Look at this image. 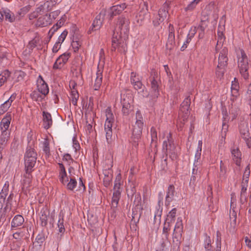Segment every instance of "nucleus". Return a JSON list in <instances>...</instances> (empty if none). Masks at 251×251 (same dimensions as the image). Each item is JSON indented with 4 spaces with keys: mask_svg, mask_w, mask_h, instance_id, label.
Returning <instances> with one entry per match:
<instances>
[{
    "mask_svg": "<svg viewBox=\"0 0 251 251\" xmlns=\"http://www.w3.org/2000/svg\"><path fill=\"white\" fill-rule=\"evenodd\" d=\"M129 20L124 17H120L118 19L116 24L115 30L117 32H114L112 38V51L117 50L120 52H126L127 50L126 41L125 37H122L120 34H119L118 31L120 34H124L126 36L128 32L129 28Z\"/></svg>",
    "mask_w": 251,
    "mask_h": 251,
    "instance_id": "obj_1",
    "label": "nucleus"
},
{
    "mask_svg": "<svg viewBox=\"0 0 251 251\" xmlns=\"http://www.w3.org/2000/svg\"><path fill=\"white\" fill-rule=\"evenodd\" d=\"M106 120L104 126L105 138L107 145L111 146L113 142L112 126L114 122V116L110 107H107L105 111Z\"/></svg>",
    "mask_w": 251,
    "mask_h": 251,
    "instance_id": "obj_2",
    "label": "nucleus"
},
{
    "mask_svg": "<svg viewBox=\"0 0 251 251\" xmlns=\"http://www.w3.org/2000/svg\"><path fill=\"white\" fill-rule=\"evenodd\" d=\"M37 156L34 148L31 146L27 148L24 157L25 171L32 172V169L36 163Z\"/></svg>",
    "mask_w": 251,
    "mask_h": 251,
    "instance_id": "obj_3",
    "label": "nucleus"
},
{
    "mask_svg": "<svg viewBox=\"0 0 251 251\" xmlns=\"http://www.w3.org/2000/svg\"><path fill=\"white\" fill-rule=\"evenodd\" d=\"M143 126L144 122L142 115L140 111H137L136 122L132 129V138L138 140L141 137Z\"/></svg>",
    "mask_w": 251,
    "mask_h": 251,
    "instance_id": "obj_4",
    "label": "nucleus"
},
{
    "mask_svg": "<svg viewBox=\"0 0 251 251\" xmlns=\"http://www.w3.org/2000/svg\"><path fill=\"white\" fill-rule=\"evenodd\" d=\"M240 53L241 56L238 57V65L240 74L245 79H247L249 78L248 59L246 53L243 50H241Z\"/></svg>",
    "mask_w": 251,
    "mask_h": 251,
    "instance_id": "obj_5",
    "label": "nucleus"
},
{
    "mask_svg": "<svg viewBox=\"0 0 251 251\" xmlns=\"http://www.w3.org/2000/svg\"><path fill=\"white\" fill-rule=\"evenodd\" d=\"M240 53L241 56L238 57V65L240 74L245 79H247L249 78L248 59L246 53L243 50H241Z\"/></svg>",
    "mask_w": 251,
    "mask_h": 251,
    "instance_id": "obj_6",
    "label": "nucleus"
},
{
    "mask_svg": "<svg viewBox=\"0 0 251 251\" xmlns=\"http://www.w3.org/2000/svg\"><path fill=\"white\" fill-rule=\"evenodd\" d=\"M121 176L119 174L115 180L114 185V192L111 200V205L113 207H117L118 206L119 200L121 198V193L122 192V188L121 187L120 183Z\"/></svg>",
    "mask_w": 251,
    "mask_h": 251,
    "instance_id": "obj_7",
    "label": "nucleus"
},
{
    "mask_svg": "<svg viewBox=\"0 0 251 251\" xmlns=\"http://www.w3.org/2000/svg\"><path fill=\"white\" fill-rule=\"evenodd\" d=\"M169 3L165 2L162 7L158 10V14L153 20V24L155 26H158L168 16Z\"/></svg>",
    "mask_w": 251,
    "mask_h": 251,
    "instance_id": "obj_8",
    "label": "nucleus"
},
{
    "mask_svg": "<svg viewBox=\"0 0 251 251\" xmlns=\"http://www.w3.org/2000/svg\"><path fill=\"white\" fill-rule=\"evenodd\" d=\"M244 175V176H247V177L243 179L241 184L242 188L240 192L239 200L241 204H244L247 201V190L248 186L249 181L248 176L250 175V168L249 166H247L246 168Z\"/></svg>",
    "mask_w": 251,
    "mask_h": 251,
    "instance_id": "obj_9",
    "label": "nucleus"
},
{
    "mask_svg": "<svg viewBox=\"0 0 251 251\" xmlns=\"http://www.w3.org/2000/svg\"><path fill=\"white\" fill-rule=\"evenodd\" d=\"M183 232V224L181 218L178 217L174 230L175 236L173 237V243L176 247L179 248L180 245V237Z\"/></svg>",
    "mask_w": 251,
    "mask_h": 251,
    "instance_id": "obj_10",
    "label": "nucleus"
},
{
    "mask_svg": "<svg viewBox=\"0 0 251 251\" xmlns=\"http://www.w3.org/2000/svg\"><path fill=\"white\" fill-rule=\"evenodd\" d=\"M164 141L163 142V150L166 153H174L175 146L173 141L172 135L170 132L164 133Z\"/></svg>",
    "mask_w": 251,
    "mask_h": 251,
    "instance_id": "obj_11",
    "label": "nucleus"
},
{
    "mask_svg": "<svg viewBox=\"0 0 251 251\" xmlns=\"http://www.w3.org/2000/svg\"><path fill=\"white\" fill-rule=\"evenodd\" d=\"M190 102V99L189 97L185 99L182 102L178 114L180 121L182 119L184 122L187 119L190 114L189 107Z\"/></svg>",
    "mask_w": 251,
    "mask_h": 251,
    "instance_id": "obj_12",
    "label": "nucleus"
},
{
    "mask_svg": "<svg viewBox=\"0 0 251 251\" xmlns=\"http://www.w3.org/2000/svg\"><path fill=\"white\" fill-rule=\"evenodd\" d=\"M219 53L218 55V65L219 66H226L228 58L227 49L226 47L219 48L218 51L216 50V53Z\"/></svg>",
    "mask_w": 251,
    "mask_h": 251,
    "instance_id": "obj_13",
    "label": "nucleus"
},
{
    "mask_svg": "<svg viewBox=\"0 0 251 251\" xmlns=\"http://www.w3.org/2000/svg\"><path fill=\"white\" fill-rule=\"evenodd\" d=\"M230 151L233 162L238 167L240 168L242 163V153L239 149L234 146L230 148Z\"/></svg>",
    "mask_w": 251,
    "mask_h": 251,
    "instance_id": "obj_14",
    "label": "nucleus"
},
{
    "mask_svg": "<svg viewBox=\"0 0 251 251\" xmlns=\"http://www.w3.org/2000/svg\"><path fill=\"white\" fill-rule=\"evenodd\" d=\"M71 53L70 52H65L60 55L54 62L53 68L54 69H60L67 62L70 58Z\"/></svg>",
    "mask_w": 251,
    "mask_h": 251,
    "instance_id": "obj_15",
    "label": "nucleus"
},
{
    "mask_svg": "<svg viewBox=\"0 0 251 251\" xmlns=\"http://www.w3.org/2000/svg\"><path fill=\"white\" fill-rule=\"evenodd\" d=\"M239 131L241 137L246 141L248 142L251 139L250 128L246 122H242L239 125Z\"/></svg>",
    "mask_w": 251,
    "mask_h": 251,
    "instance_id": "obj_16",
    "label": "nucleus"
},
{
    "mask_svg": "<svg viewBox=\"0 0 251 251\" xmlns=\"http://www.w3.org/2000/svg\"><path fill=\"white\" fill-rule=\"evenodd\" d=\"M122 104V111L124 115H129L133 110L131 100H129L128 98H124L121 100Z\"/></svg>",
    "mask_w": 251,
    "mask_h": 251,
    "instance_id": "obj_17",
    "label": "nucleus"
},
{
    "mask_svg": "<svg viewBox=\"0 0 251 251\" xmlns=\"http://www.w3.org/2000/svg\"><path fill=\"white\" fill-rule=\"evenodd\" d=\"M37 87L38 91L44 96H45L49 93V89L48 86L40 75H39L37 79Z\"/></svg>",
    "mask_w": 251,
    "mask_h": 251,
    "instance_id": "obj_18",
    "label": "nucleus"
},
{
    "mask_svg": "<svg viewBox=\"0 0 251 251\" xmlns=\"http://www.w3.org/2000/svg\"><path fill=\"white\" fill-rule=\"evenodd\" d=\"M51 24V20L48 14L40 16L37 20L35 25L37 27H46Z\"/></svg>",
    "mask_w": 251,
    "mask_h": 251,
    "instance_id": "obj_19",
    "label": "nucleus"
},
{
    "mask_svg": "<svg viewBox=\"0 0 251 251\" xmlns=\"http://www.w3.org/2000/svg\"><path fill=\"white\" fill-rule=\"evenodd\" d=\"M58 178L63 184H66L68 181L70 176H67L65 167L62 163H58Z\"/></svg>",
    "mask_w": 251,
    "mask_h": 251,
    "instance_id": "obj_20",
    "label": "nucleus"
},
{
    "mask_svg": "<svg viewBox=\"0 0 251 251\" xmlns=\"http://www.w3.org/2000/svg\"><path fill=\"white\" fill-rule=\"evenodd\" d=\"M130 82L134 88L137 90L142 88L143 84L141 77L135 72H131V73Z\"/></svg>",
    "mask_w": 251,
    "mask_h": 251,
    "instance_id": "obj_21",
    "label": "nucleus"
},
{
    "mask_svg": "<svg viewBox=\"0 0 251 251\" xmlns=\"http://www.w3.org/2000/svg\"><path fill=\"white\" fill-rule=\"evenodd\" d=\"M103 23V17L101 14L98 15L96 16L95 19L94 20L92 26L88 31V34H91L92 31L99 30Z\"/></svg>",
    "mask_w": 251,
    "mask_h": 251,
    "instance_id": "obj_22",
    "label": "nucleus"
},
{
    "mask_svg": "<svg viewBox=\"0 0 251 251\" xmlns=\"http://www.w3.org/2000/svg\"><path fill=\"white\" fill-rule=\"evenodd\" d=\"M158 95L159 91L157 82L155 80L153 79L151 82V88L150 93L149 94L143 95V96L148 97V96H150L152 99H154L157 98Z\"/></svg>",
    "mask_w": 251,
    "mask_h": 251,
    "instance_id": "obj_23",
    "label": "nucleus"
},
{
    "mask_svg": "<svg viewBox=\"0 0 251 251\" xmlns=\"http://www.w3.org/2000/svg\"><path fill=\"white\" fill-rule=\"evenodd\" d=\"M170 32L169 34L168 41L166 43V48L167 49H173L175 45V33L174 32L173 26L172 25L170 24Z\"/></svg>",
    "mask_w": 251,
    "mask_h": 251,
    "instance_id": "obj_24",
    "label": "nucleus"
},
{
    "mask_svg": "<svg viewBox=\"0 0 251 251\" xmlns=\"http://www.w3.org/2000/svg\"><path fill=\"white\" fill-rule=\"evenodd\" d=\"M148 14V10L147 7L142 8L135 16V20L137 24L139 25H142Z\"/></svg>",
    "mask_w": 251,
    "mask_h": 251,
    "instance_id": "obj_25",
    "label": "nucleus"
},
{
    "mask_svg": "<svg viewBox=\"0 0 251 251\" xmlns=\"http://www.w3.org/2000/svg\"><path fill=\"white\" fill-rule=\"evenodd\" d=\"M43 126L45 129H49L52 125V119L51 114L46 111L43 112Z\"/></svg>",
    "mask_w": 251,
    "mask_h": 251,
    "instance_id": "obj_26",
    "label": "nucleus"
},
{
    "mask_svg": "<svg viewBox=\"0 0 251 251\" xmlns=\"http://www.w3.org/2000/svg\"><path fill=\"white\" fill-rule=\"evenodd\" d=\"M11 115L7 113L5 116L1 120L0 123V127L1 131H8L11 121Z\"/></svg>",
    "mask_w": 251,
    "mask_h": 251,
    "instance_id": "obj_27",
    "label": "nucleus"
},
{
    "mask_svg": "<svg viewBox=\"0 0 251 251\" xmlns=\"http://www.w3.org/2000/svg\"><path fill=\"white\" fill-rule=\"evenodd\" d=\"M126 8V5L125 3L113 6L110 8L109 15L111 17H113L121 13Z\"/></svg>",
    "mask_w": 251,
    "mask_h": 251,
    "instance_id": "obj_28",
    "label": "nucleus"
},
{
    "mask_svg": "<svg viewBox=\"0 0 251 251\" xmlns=\"http://www.w3.org/2000/svg\"><path fill=\"white\" fill-rule=\"evenodd\" d=\"M224 27L222 26H219L217 31V43L216 47L215 50L218 51L219 48L223 47V43L225 41V37L223 34Z\"/></svg>",
    "mask_w": 251,
    "mask_h": 251,
    "instance_id": "obj_29",
    "label": "nucleus"
},
{
    "mask_svg": "<svg viewBox=\"0 0 251 251\" xmlns=\"http://www.w3.org/2000/svg\"><path fill=\"white\" fill-rule=\"evenodd\" d=\"M15 98L16 96L12 95L6 101L1 104L0 106V115L3 114L4 112L7 111Z\"/></svg>",
    "mask_w": 251,
    "mask_h": 251,
    "instance_id": "obj_30",
    "label": "nucleus"
},
{
    "mask_svg": "<svg viewBox=\"0 0 251 251\" xmlns=\"http://www.w3.org/2000/svg\"><path fill=\"white\" fill-rule=\"evenodd\" d=\"M175 192V187L173 185H170L167 189L166 196L165 197V205L168 206L174 199Z\"/></svg>",
    "mask_w": 251,
    "mask_h": 251,
    "instance_id": "obj_31",
    "label": "nucleus"
},
{
    "mask_svg": "<svg viewBox=\"0 0 251 251\" xmlns=\"http://www.w3.org/2000/svg\"><path fill=\"white\" fill-rule=\"evenodd\" d=\"M24 217L21 215H16L11 221V229L22 226L24 223Z\"/></svg>",
    "mask_w": 251,
    "mask_h": 251,
    "instance_id": "obj_32",
    "label": "nucleus"
},
{
    "mask_svg": "<svg viewBox=\"0 0 251 251\" xmlns=\"http://www.w3.org/2000/svg\"><path fill=\"white\" fill-rule=\"evenodd\" d=\"M102 71L101 70L98 69L96 73V77L94 84V88L95 90H98L100 89L102 84Z\"/></svg>",
    "mask_w": 251,
    "mask_h": 251,
    "instance_id": "obj_33",
    "label": "nucleus"
},
{
    "mask_svg": "<svg viewBox=\"0 0 251 251\" xmlns=\"http://www.w3.org/2000/svg\"><path fill=\"white\" fill-rule=\"evenodd\" d=\"M9 132L8 131H1V134L0 136V153L5 146L9 137Z\"/></svg>",
    "mask_w": 251,
    "mask_h": 251,
    "instance_id": "obj_34",
    "label": "nucleus"
},
{
    "mask_svg": "<svg viewBox=\"0 0 251 251\" xmlns=\"http://www.w3.org/2000/svg\"><path fill=\"white\" fill-rule=\"evenodd\" d=\"M237 214L235 210L231 211L230 210L229 218H230V227L229 229L231 230H234L236 228Z\"/></svg>",
    "mask_w": 251,
    "mask_h": 251,
    "instance_id": "obj_35",
    "label": "nucleus"
},
{
    "mask_svg": "<svg viewBox=\"0 0 251 251\" xmlns=\"http://www.w3.org/2000/svg\"><path fill=\"white\" fill-rule=\"evenodd\" d=\"M202 141L201 140H199L198 147L195 155L194 164H200V159L201 157V152L202 150Z\"/></svg>",
    "mask_w": 251,
    "mask_h": 251,
    "instance_id": "obj_36",
    "label": "nucleus"
},
{
    "mask_svg": "<svg viewBox=\"0 0 251 251\" xmlns=\"http://www.w3.org/2000/svg\"><path fill=\"white\" fill-rule=\"evenodd\" d=\"M32 172L25 171V174L24 175V179L22 180L23 188L27 189L30 185L31 182V175L30 173Z\"/></svg>",
    "mask_w": 251,
    "mask_h": 251,
    "instance_id": "obj_37",
    "label": "nucleus"
},
{
    "mask_svg": "<svg viewBox=\"0 0 251 251\" xmlns=\"http://www.w3.org/2000/svg\"><path fill=\"white\" fill-rule=\"evenodd\" d=\"M64 216L63 212L61 211L58 215V220L57 222V226L58 227L59 232L60 233H64L65 229L64 226Z\"/></svg>",
    "mask_w": 251,
    "mask_h": 251,
    "instance_id": "obj_38",
    "label": "nucleus"
},
{
    "mask_svg": "<svg viewBox=\"0 0 251 251\" xmlns=\"http://www.w3.org/2000/svg\"><path fill=\"white\" fill-rule=\"evenodd\" d=\"M10 75V72L5 70L0 74V87L4 84Z\"/></svg>",
    "mask_w": 251,
    "mask_h": 251,
    "instance_id": "obj_39",
    "label": "nucleus"
},
{
    "mask_svg": "<svg viewBox=\"0 0 251 251\" xmlns=\"http://www.w3.org/2000/svg\"><path fill=\"white\" fill-rule=\"evenodd\" d=\"M49 212L45 210L41 211L40 220L42 226H46L48 224Z\"/></svg>",
    "mask_w": 251,
    "mask_h": 251,
    "instance_id": "obj_40",
    "label": "nucleus"
},
{
    "mask_svg": "<svg viewBox=\"0 0 251 251\" xmlns=\"http://www.w3.org/2000/svg\"><path fill=\"white\" fill-rule=\"evenodd\" d=\"M201 0H193L184 8V10L186 12L194 10Z\"/></svg>",
    "mask_w": 251,
    "mask_h": 251,
    "instance_id": "obj_41",
    "label": "nucleus"
},
{
    "mask_svg": "<svg viewBox=\"0 0 251 251\" xmlns=\"http://www.w3.org/2000/svg\"><path fill=\"white\" fill-rule=\"evenodd\" d=\"M40 94L39 91H34L31 93L30 97L35 101H41L45 96Z\"/></svg>",
    "mask_w": 251,
    "mask_h": 251,
    "instance_id": "obj_42",
    "label": "nucleus"
},
{
    "mask_svg": "<svg viewBox=\"0 0 251 251\" xmlns=\"http://www.w3.org/2000/svg\"><path fill=\"white\" fill-rule=\"evenodd\" d=\"M200 173V164H193V168L192 170V176L191 180H195L196 178V176L198 175Z\"/></svg>",
    "mask_w": 251,
    "mask_h": 251,
    "instance_id": "obj_43",
    "label": "nucleus"
},
{
    "mask_svg": "<svg viewBox=\"0 0 251 251\" xmlns=\"http://www.w3.org/2000/svg\"><path fill=\"white\" fill-rule=\"evenodd\" d=\"M66 187L68 190H73L76 187L77 184V181L75 178L72 176H70V181H68L66 184Z\"/></svg>",
    "mask_w": 251,
    "mask_h": 251,
    "instance_id": "obj_44",
    "label": "nucleus"
},
{
    "mask_svg": "<svg viewBox=\"0 0 251 251\" xmlns=\"http://www.w3.org/2000/svg\"><path fill=\"white\" fill-rule=\"evenodd\" d=\"M176 209L174 208L172 209L169 213L167 215V218L166 219V222H168L170 223H172L174 222L176 215Z\"/></svg>",
    "mask_w": 251,
    "mask_h": 251,
    "instance_id": "obj_45",
    "label": "nucleus"
},
{
    "mask_svg": "<svg viewBox=\"0 0 251 251\" xmlns=\"http://www.w3.org/2000/svg\"><path fill=\"white\" fill-rule=\"evenodd\" d=\"M3 16L4 15L6 20L10 22H13L15 20V16L13 13L9 10H6L4 11Z\"/></svg>",
    "mask_w": 251,
    "mask_h": 251,
    "instance_id": "obj_46",
    "label": "nucleus"
},
{
    "mask_svg": "<svg viewBox=\"0 0 251 251\" xmlns=\"http://www.w3.org/2000/svg\"><path fill=\"white\" fill-rule=\"evenodd\" d=\"M162 204V200H159L158 201V207L156 208L154 218L156 220L158 219L159 220H160L161 216L162 215V209L160 207V203Z\"/></svg>",
    "mask_w": 251,
    "mask_h": 251,
    "instance_id": "obj_47",
    "label": "nucleus"
},
{
    "mask_svg": "<svg viewBox=\"0 0 251 251\" xmlns=\"http://www.w3.org/2000/svg\"><path fill=\"white\" fill-rule=\"evenodd\" d=\"M151 143L156 146V144L157 141V133L155 128L153 127H151Z\"/></svg>",
    "mask_w": 251,
    "mask_h": 251,
    "instance_id": "obj_48",
    "label": "nucleus"
},
{
    "mask_svg": "<svg viewBox=\"0 0 251 251\" xmlns=\"http://www.w3.org/2000/svg\"><path fill=\"white\" fill-rule=\"evenodd\" d=\"M57 3V0H49L44 3L45 8H46V11H50L52 7Z\"/></svg>",
    "mask_w": 251,
    "mask_h": 251,
    "instance_id": "obj_49",
    "label": "nucleus"
},
{
    "mask_svg": "<svg viewBox=\"0 0 251 251\" xmlns=\"http://www.w3.org/2000/svg\"><path fill=\"white\" fill-rule=\"evenodd\" d=\"M43 151L48 156L49 155L50 152V149L49 147V142L47 139H44L42 142Z\"/></svg>",
    "mask_w": 251,
    "mask_h": 251,
    "instance_id": "obj_50",
    "label": "nucleus"
},
{
    "mask_svg": "<svg viewBox=\"0 0 251 251\" xmlns=\"http://www.w3.org/2000/svg\"><path fill=\"white\" fill-rule=\"evenodd\" d=\"M40 43V38L39 37L36 36L32 40H31L28 44L29 48L30 49H33L37 47Z\"/></svg>",
    "mask_w": 251,
    "mask_h": 251,
    "instance_id": "obj_51",
    "label": "nucleus"
},
{
    "mask_svg": "<svg viewBox=\"0 0 251 251\" xmlns=\"http://www.w3.org/2000/svg\"><path fill=\"white\" fill-rule=\"evenodd\" d=\"M71 97L72 104L74 105H76L77 104V101L79 97L78 93L77 90L72 91Z\"/></svg>",
    "mask_w": 251,
    "mask_h": 251,
    "instance_id": "obj_52",
    "label": "nucleus"
},
{
    "mask_svg": "<svg viewBox=\"0 0 251 251\" xmlns=\"http://www.w3.org/2000/svg\"><path fill=\"white\" fill-rule=\"evenodd\" d=\"M226 66H219L217 65L216 74L218 78L221 79L224 75L225 72V68Z\"/></svg>",
    "mask_w": 251,
    "mask_h": 251,
    "instance_id": "obj_53",
    "label": "nucleus"
},
{
    "mask_svg": "<svg viewBox=\"0 0 251 251\" xmlns=\"http://www.w3.org/2000/svg\"><path fill=\"white\" fill-rule=\"evenodd\" d=\"M236 206V199L235 194L234 193L231 194L230 209L231 211L235 210Z\"/></svg>",
    "mask_w": 251,
    "mask_h": 251,
    "instance_id": "obj_54",
    "label": "nucleus"
},
{
    "mask_svg": "<svg viewBox=\"0 0 251 251\" xmlns=\"http://www.w3.org/2000/svg\"><path fill=\"white\" fill-rule=\"evenodd\" d=\"M60 11L59 10L54 11L50 14H48V16L50 17V20H51V24L53 21L60 15Z\"/></svg>",
    "mask_w": 251,
    "mask_h": 251,
    "instance_id": "obj_55",
    "label": "nucleus"
},
{
    "mask_svg": "<svg viewBox=\"0 0 251 251\" xmlns=\"http://www.w3.org/2000/svg\"><path fill=\"white\" fill-rule=\"evenodd\" d=\"M63 160L66 161L69 165H70L74 162V159L72 158L71 155L69 153H66L64 155Z\"/></svg>",
    "mask_w": 251,
    "mask_h": 251,
    "instance_id": "obj_56",
    "label": "nucleus"
},
{
    "mask_svg": "<svg viewBox=\"0 0 251 251\" xmlns=\"http://www.w3.org/2000/svg\"><path fill=\"white\" fill-rule=\"evenodd\" d=\"M68 34V31L66 30L63 31L62 33L58 37V39L57 40V42L62 44V43L65 40L67 35Z\"/></svg>",
    "mask_w": 251,
    "mask_h": 251,
    "instance_id": "obj_57",
    "label": "nucleus"
},
{
    "mask_svg": "<svg viewBox=\"0 0 251 251\" xmlns=\"http://www.w3.org/2000/svg\"><path fill=\"white\" fill-rule=\"evenodd\" d=\"M198 29H200V32L199 33V38L201 39L204 36L205 30V27L204 26V24L202 23H201V24L199 25Z\"/></svg>",
    "mask_w": 251,
    "mask_h": 251,
    "instance_id": "obj_58",
    "label": "nucleus"
},
{
    "mask_svg": "<svg viewBox=\"0 0 251 251\" xmlns=\"http://www.w3.org/2000/svg\"><path fill=\"white\" fill-rule=\"evenodd\" d=\"M170 223L168 222H166L164 224V226L163 229V233L165 234L166 236L167 237L168 236V232L170 230Z\"/></svg>",
    "mask_w": 251,
    "mask_h": 251,
    "instance_id": "obj_59",
    "label": "nucleus"
},
{
    "mask_svg": "<svg viewBox=\"0 0 251 251\" xmlns=\"http://www.w3.org/2000/svg\"><path fill=\"white\" fill-rule=\"evenodd\" d=\"M66 16L65 15H63L61 16L60 19L58 21V22L56 23V26L59 27H61L64 24L66 20Z\"/></svg>",
    "mask_w": 251,
    "mask_h": 251,
    "instance_id": "obj_60",
    "label": "nucleus"
},
{
    "mask_svg": "<svg viewBox=\"0 0 251 251\" xmlns=\"http://www.w3.org/2000/svg\"><path fill=\"white\" fill-rule=\"evenodd\" d=\"M197 32L196 27H192L187 35V37L190 38L191 40L194 37L195 35Z\"/></svg>",
    "mask_w": 251,
    "mask_h": 251,
    "instance_id": "obj_61",
    "label": "nucleus"
},
{
    "mask_svg": "<svg viewBox=\"0 0 251 251\" xmlns=\"http://www.w3.org/2000/svg\"><path fill=\"white\" fill-rule=\"evenodd\" d=\"M72 141H73V147L75 150V151L76 152L77 150H79L80 149V145L78 143V141L76 140V138L75 137H74L72 138Z\"/></svg>",
    "mask_w": 251,
    "mask_h": 251,
    "instance_id": "obj_62",
    "label": "nucleus"
},
{
    "mask_svg": "<svg viewBox=\"0 0 251 251\" xmlns=\"http://www.w3.org/2000/svg\"><path fill=\"white\" fill-rule=\"evenodd\" d=\"M219 232H217V241H216V244H217V247L216 250L215 251H221V238L219 236Z\"/></svg>",
    "mask_w": 251,
    "mask_h": 251,
    "instance_id": "obj_63",
    "label": "nucleus"
},
{
    "mask_svg": "<svg viewBox=\"0 0 251 251\" xmlns=\"http://www.w3.org/2000/svg\"><path fill=\"white\" fill-rule=\"evenodd\" d=\"M81 44L78 41H73L72 43V46L75 52L77 51L80 47Z\"/></svg>",
    "mask_w": 251,
    "mask_h": 251,
    "instance_id": "obj_64",
    "label": "nucleus"
}]
</instances>
